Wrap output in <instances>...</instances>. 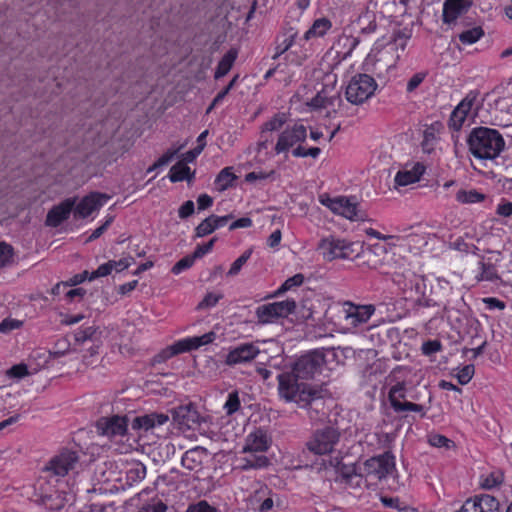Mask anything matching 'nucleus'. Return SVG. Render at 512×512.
I'll use <instances>...</instances> for the list:
<instances>
[{
    "instance_id": "nucleus-62",
    "label": "nucleus",
    "mask_w": 512,
    "mask_h": 512,
    "mask_svg": "<svg viewBox=\"0 0 512 512\" xmlns=\"http://www.w3.org/2000/svg\"><path fill=\"white\" fill-rule=\"evenodd\" d=\"M12 257V248L10 245L1 242L0 243V268L5 266Z\"/></svg>"
},
{
    "instance_id": "nucleus-26",
    "label": "nucleus",
    "mask_w": 512,
    "mask_h": 512,
    "mask_svg": "<svg viewBox=\"0 0 512 512\" xmlns=\"http://www.w3.org/2000/svg\"><path fill=\"white\" fill-rule=\"evenodd\" d=\"M341 103L342 99L337 93L329 96L327 95V91L323 89L322 91H319L316 94V96L311 99L308 105L314 109L332 107L333 110L336 111L335 106H340Z\"/></svg>"
},
{
    "instance_id": "nucleus-48",
    "label": "nucleus",
    "mask_w": 512,
    "mask_h": 512,
    "mask_svg": "<svg viewBox=\"0 0 512 512\" xmlns=\"http://www.w3.org/2000/svg\"><path fill=\"white\" fill-rule=\"evenodd\" d=\"M474 373H475L474 365L468 364V365H465L464 367H462L458 371L456 378L461 385H466L470 382Z\"/></svg>"
},
{
    "instance_id": "nucleus-21",
    "label": "nucleus",
    "mask_w": 512,
    "mask_h": 512,
    "mask_svg": "<svg viewBox=\"0 0 512 512\" xmlns=\"http://www.w3.org/2000/svg\"><path fill=\"white\" fill-rule=\"evenodd\" d=\"M169 416L164 413H150L137 416L133 419L131 427L134 430L149 431L155 427H159L167 423Z\"/></svg>"
},
{
    "instance_id": "nucleus-5",
    "label": "nucleus",
    "mask_w": 512,
    "mask_h": 512,
    "mask_svg": "<svg viewBox=\"0 0 512 512\" xmlns=\"http://www.w3.org/2000/svg\"><path fill=\"white\" fill-rule=\"evenodd\" d=\"M319 201L333 213L345 217L351 221H363L365 214L358 209L355 197L338 196L331 198L327 194L320 195Z\"/></svg>"
},
{
    "instance_id": "nucleus-15",
    "label": "nucleus",
    "mask_w": 512,
    "mask_h": 512,
    "mask_svg": "<svg viewBox=\"0 0 512 512\" xmlns=\"http://www.w3.org/2000/svg\"><path fill=\"white\" fill-rule=\"evenodd\" d=\"M110 196L104 193L92 192L82 198L74 209V216L77 218H86L94 211L100 209L108 200Z\"/></svg>"
},
{
    "instance_id": "nucleus-23",
    "label": "nucleus",
    "mask_w": 512,
    "mask_h": 512,
    "mask_svg": "<svg viewBox=\"0 0 512 512\" xmlns=\"http://www.w3.org/2000/svg\"><path fill=\"white\" fill-rule=\"evenodd\" d=\"M206 456L207 450L203 447L196 446L183 454L181 464L190 471H197L201 469Z\"/></svg>"
},
{
    "instance_id": "nucleus-44",
    "label": "nucleus",
    "mask_w": 512,
    "mask_h": 512,
    "mask_svg": "<svg viewBox=\"0 0 512 512\" xmlns=\"http://www.w3.org/2000/svg\"><path fill=\"white\" fill-rule=\"evenodd\" d=\"M251 255L252 249L244 251L243 254L232 263L229 271L227 272V276H236L242 269L243 265L249 260Z\"/></svg>"
},
{
    "instance_id": "nucleus-56",
    "label": "nucleus",
    "mask_w": 512,
    "mask_h": 512,
    "mask_svg": "<svg viewBox=\"0 0 512 512\" xmlns=\"http://www.w3.org/2000/svg\"><path fill=\"white\" fill-rule=\"evenodd\" d=\"M442 349L441 342L438 340H429L422 344V353L424 355H432L439 352Z\"/></svg>"
},
{
    "instance_id": "nucleus-1",
    "label": "nucleus",
    "mask_w": 512,
    "mask_h": 512,
    "mask_svg": "<svg viewBox=\"0 0 512 512\" xmlns=\"http://www.w3.org/2000/svg\"><path fill=\"white\" fill-rule=\"evenodd\" d=\"M324 362V354L315 350L301 356L294 363L291 371L279 373L277 390L280 399L293 402L298 406H305L311 400H319L326 395L327 390L322 386L304 382L320 374Z\"/></svg>"
},
{
    "instance_id": "nucleus-6",
    "label": "nucleus",
    "mask_w": 512,
    "mask_h": 512,
    "mask_svg": "<svg viewBox=\"0 0 512 512\" xmlns=\"http://www.w3.org/2000/svg\"><path fill=\"white\" fill-rule=\"evenodd\" d=\"M377 83L368 74H357L349 81L345 96L348 102L359 105L367 101L375 92Z\"/></svg>"
},
{
    "instance_id": "nucleus-40",
    "label": "nucleus",
    "mask_w": 512,
    "mask_h": 512,
    "mask_svg": "<svg viewBox=\"0 0 512 512\" xmlns=\"http://www.w3.org/2000/svg\"><path fill=\"white\" fill-rule=\"evenodd\" d=\"M484 35V31L481 27H474L472 29L463 31L459 34V40L463 44H473L478 41Z\"/></svg>"
},
{
    "instance_id": "nucleus-8",
    "label": "nucleus",
    "mask_w": 512,
    "mask_h": 512,
    "mask_svg": "<svg viewBox=\"0 0 512 512\" xmlns=\"http://www.w3.org/2000/svg\"><path fill=\"white\" fill-rule=\"evenodd\" d=\"M306 137L307 130L303 124L296 123L292 127L286 128L280 133L274 146L276 155L288 157L289 151L292 152L298 145H301Z\"/></svg>"
},
{
    "instance_id": "nucleus-35",
    "label": "nucleus",
    "mask_w": 512,
    "mask_h": 512,
    "mask_svg": "<svg viewBox=\"0 0 512 512\" xmlns=\"http://www.w3.org/2000/svg\"><path fill=\"white\" fill-rule=\"evenodd\" d=\"M256 316L258 323L268 324L278 320L275 309L271 303L263 304L256 309Z\"/></svg>"
},
{
    "instance_id": "nucleus-2",
    "label": "nucleus",
    "mask_w": 512,
    "mask_h": 512,
    "mask_svg": "<svg viewBox=\"0 0 512 512\" xmlns=\"http://www.w3.org/2000/svg\"><path fill=\"white\" fill-rule=\"evenodd\" d=\"M467 143L471 153L481 160H494L505 148L500 132L483 126L471 130Z\"/></svg>"
},
{
    "instance_id": "nucleus-30",
    "label": "nucleus",
    "mask_w": 512,
    "mask_h": 512,
    "mask_svg": "<svg viewBox=\"0 0 512 512\" xmlns=\"http://www.w3.org/2000/svg\"><path fill=\"white\" fill-rule=\"evenodd\" d=\"M238 56V50L236 48H231L219 61L214 77L215 79H220L224 77L232 68L235 60Z\"/></svg>"
},
{
    "instance_id": "nucleus-34",
    "label": "nucleus",
    "mask_w": 512,
    "mask_h": 512,
    "mask_svg": "<svg viewBox=\"0 0 512 512\" xmlns=\"http://www.w3.org/2000/svg\"><path fill=\"white\" fill-rule=\"evenodd\" d=\"M183 352H187V347L184 346L182 340H179L175 342L173 345L163 349L159 354H157L155 356V361L161 363Z\"/></svg>"
},
{
    "instance_id": "nucleus-18",
    "label": "nucleus",
    "mask_w": 512,
    "mask_h": 512,
    "mask_svg": "<svg viewBox=\"0 0 512 512\" xmlns=\"http://www.w3.org/2000/svg\"><path fill=\"white\" fill-rule=\"evenodd\" d=\"M477 94L474 92L468 93L465 98L456 106L452 111L449 126L454 130H459L465 122L467 116L472 110Z\"/></svg>"
},
{
    "instance_id": "nucleus-64",
    "label": "nucleus",
    "mask_w": 512,
    "mask_h": 512,
    "mask_svg": "<svg viewBox=\"0 0 512 512\" xmlns=\"http://www.w3.org/2000/svg\"><path fill=\"white\" fill-rule=\"evenodd\" d=\"M167 506L162 501L144 505L137 512H166Z\"/></svg>"
},
{
    "instance_id": "nucleus-41",
    "label": "nucleus",
    "mask_w": 512,
    "mask_h": 512,
    "mask_svg": "<svg viewBox=\"0 0 512 512\" xmlns=\"http://www.w3.org/2000/svg\"><path fill=\"white\" fill-rule=\"evenodd\" d=\"M479 265L481 272L478 276H476L478 281H493L498 278L496 269L493 264L481 261L479 262Z\"/></svg>"
},
{
    "instance_id": "nucleus-12",
    "label": "nucleus",
    "mask_w": 512,
    "mask_h": 512,
    "mask_svg": "<svg viewBox=\"0 0 512 512\" xmlns=\"http://www.w3.org/2000/svg\"><path fill=\"white\" fill-rule=\"evenodd\" d=\"M260 353V349L253 343H242L229 350L225 357V364L235 366L253 361Z\"/></svg>"
},
{
    "instance_id": "nucleus-29",
    "label": "nucleus",
    "mask_w": 512,
    "mask_h": 512,
    "mask_svg": "<svg viewBox=\"0 0 512 512\" xmlns=\"http://www.w3.org/2000/svg\"><path fill=\"white\" fill-rule=\"evenodd\" d=\"M187 162H176L170 168L169 171V179L171 182H180L186 180L190 183L194 179L195 172L191 171L190 167H188Z\"/></svg>"
},
{
    "instance_id": "nucleus-7",
    "label": "nucleus",
    "mask_w": 512,
    "mask_h": 512,
    "mask_svg": "<svg viewBox=\"0 0 512 512\" xmlns=\"http://www.w3.org/2000/svg\"><path fill=\"white\" fill-rule=\"evenodd\" d=\"M339 431L331 426L316 430L306 442V448L316 454L325 455L332 453L335 445L339 442Z\"/></svg>"
},
{
    "instance_id": "nucleus-50",
    "label": "nucleus",
    "mask_w": 512,
    "mask_h": 512,
    "mask_svg": "<svg viewBox=\"0 0 512 512\" xmlns=\"http://www.w3.org/2000/svg\"><path fill=\"white\" fill-rule=\"evenodd\" d=\"M342 457L340 456H332L328 460H322L319 471L324 470L328 471L330 469L334 470L335 473L339 470V466L342 464Z\"/></svg>"
},
{
    "instance_id": "nucleus-47",
    "label": "nucleus",
    "mask_w": 512,
    "mask_h": 512,
    "mask_svg": "<svg viewBox=\"0 0 512 512\" xmlns=\"http://www.w3.org/2000/svg\"><path fill=\"white\" fill-rule=\"evenodd\" d=\"M196 258L193 254L187 255L180 259L171 269V272L175 275L180 274L181 272L191 268L195 262Z\"/></svg>"
},
{
    "instance_id": "nucleus-37",
    "label": "nucleus",
    "mask_w": 512,
    "mask_h": 512,
    "mask_svg": "<svg viewBox=\"0 0 512 512\" xmlns=\"http://www.w3.org/2000/svg\"><path fill=\"white\" fill-rule=\"evenodd\" d=\"M275 309L276 315L279 318H285L295 311L296 302L293 299H286L284 301L271 303Z\"/></svg>"
},
{
    "instance_id": "nucleus-55",
    "label": "nucleus",
    "mask_w": 512,
    "mask_h": 512,
    "mask_svg": "<svg viewBox=\"0 0 512 512\" xmlns=\"http://www.w3.org/2000/svg\"><path fill=\"white\" fill-rule=\"evenodd\" d=\"M222 294L216 293H208L204 299L198 304V309H206L214 307L220 299H222Z\"/></svg>"
},
{
    "instance_id": "nucleus-36",
    "label": "nucleus",
    "mask_w": 512,
    "mask_h": 512,
    "mask_svg": "<svg viewBox=\"0 0 512 512\" xmlns=\"http://www.w3.org/2000/svg\"><path fill=\"white\" fill-rule=\"evenodd\" d=\"M336 474L341 478L342 482L350 484L354 477H360V469L358 470L355 464H345L342 462Z\"/></svg>"
},
{
    "instance_id": "nucleus-4",
    "label": "nucleus",
    "mask_w": 512,
    "mask_h": 512,
    "mask_svg": "<svg viewBox=\"0 0 512 512\" xmlns=\"http://www.w3.org/2000/svg\"><path fill=\"white\" fill-rule=\"evenodd\" d=\"M396 470L395 457L390 452L367 459L360 468V477L381 481Z\"/></svg>"
},
{
    "instance_id": "nucleus-59",
    "label": "nucleus",
    "mask_w": 512,
    "mask_h": 512,
    "mask_svg": "<svg viewBox=\"0 0 512 512\" xmlns=\"http://www.w3.org/2000/svg\"><path fill=\"white\" fill-rule=\"evenodd\" d=\"M112 271L113 270L111 267V263H110V261H108V262L100 265L95 271H93L89 276V280L92 281L99 277H105V276L109 275Z\"/></svg>"
},
{
    "instance_id": "nucleus-10",
    "label": "nucleus",
    "mask_w": 512,
    "mask_h": 512,
    "mask_svg": "<svg viewBox=\"0 0 512 512\" xmlns=\"http://www.w3.org/2000/svg\"><path fill=\"white\" fill-rule=\"evenodd\" d=\"M78 461L79 455L76 451L64 449L48 461L45 471L54 476L64 477L75 469Z\"/></svg>"
},
{
    "instance_id": "nucleus-39",
    "label": "nucleus",
    "mask_w": 512,
    "mask_h": 512,
    "mask_svg": "<svg viewBox=\"0 0 512 512\" xmlns=\"http://www.w3.org/2000/svg\"><path fill=\"white\" fill-rule=\"evenodd\" d=\"M146 476V466L140 462L135 463L127 471V480L130 483L140 482Z\"/></svg>"
},
{
    "instance_id": "nucleus-28",
    "label": "nucleus",
    "mask_w": 512,
    "mask_h": 512,
    "mask_svg": "<svg viewBox=\"0 0 512 512\" xmlns=\"http://www.w3.org/2000/svg\"><path fill=\"white\" fill-rule=\"evenodd\" d=\"M332 28V22L326 18L316 19L312 26L304 33V40L308 41L313 38H320L326 35V33Z\"/></svg>"
},
{
    "instance_id": "nucleus-9",
    "label": "nucleus",
    "mask_w": 512,
    "mask_h": 512,
    "mask_svg": "<svg viewBox=\"0 0 512 512\" xmlns=\"http://www.w3.org/2000/svg\"><path fill=\"white\" fill-rule=\"evenodd\" d=\"M406 388L404 383H397L389 390L388 399L391 407L396 413L416 412L424 417L426 414L425 407L406 400Z\"/></svg>"
},
{
    "instance_id": "nucleus-38",
    "label": "nucleus",
    "mask_w": 512,
    "mask_h": 512,
    "mask_svg": "<svg viewBox=\"0 0 512 512\" xmlns=\"http://www.w3.org/2000/svg\"><path fill=\"white\" fill-rule=\"evenodd\" d=\"M456 199L458 202L463 204H473L483 201L485 199V195L476 190H459L456 194Z\"/></svg>"
},
{
    "instance_id": "nucleus-51",
    "label": "nucleus",
    "mask_w": 512,
    "mask_h": 512,
    "mask_svg": "<svg viewBox=\"0 0 512 512\" xmlns=\"http://www.w3.org/2000/svg\"><path fill=\"white\" fill-rule=\"evenodd\" d=\"M381 502L385 507L396 509L398 511H404L407 509V505L400 501L398 497L382 496Z\"/></svg>"
},
{
    "instance_id": "nucleus-22",
    "label": "nucleus",
    "mask_w": 512,
    "mask_h": 512,
    "mask_svg": "<svg viewBox=\"0 0 512 512\" xmlns=\"http://www.w3.org/2000/svg\"><path fill=\"white\" fill-rule=\"evenodd\" d=\"M471 6L468 0H445L443 4V22L454 24Z\"/></svg>"
},
{
    "instance_id": "nucleus-57",
    "label": "nucleus",
    "mask_w": 512,
    "mask_h": 512,
    "mask_svg": "<svg viewBox=\"0 0 512 512\" xmlns=\"http://www.w3.org/2000/svg\"><path fill=\"white\" fill-rule=\"evenodd\" d=\"M273 174H274L273 170H271L269 172H263V171L255 170V171H252V172L247 173L245 175V181L249 182V183H254V182L259 181V180L267 179L270 176H272Z\"/></svg>"
},
{
    "instance_id": "nucleus-61",
    "label": "nucleus",
    "mask_w": 512,
    "mask_h": 512,
    "mask_svg": "<svg viewBox=\"0 0 512 512\" xmlns=\"http://www.w3.org/2000/svg\"><path fill=\"white\" fill-rule=\"evenodd\" d=\"M442 128L441 124L436 122L431 126L427 127L424 130L423 139L430 140L431 142H435L437 140V136L439 134L440 129Z\"/></svg>"
},
{
    "instance_id": "nucleus-60",
    "label": "nucleus",
    "mask_w": 512,
    "mask_h": 512,
    "mask_svg": "<svg viewBox=\"0 0 512 512\" xmlns=\"http://www.w3.org/2000/svg\"><path fill=\"white\" fill-rule=\"evenodd\" d=\"M429 444L434 447H449L451 440L441 434H431L429 436Z\"/></svg>"
},
{
    "instance_id": "nucleus-32",
    "label": "nucleus",
    "mask_w": 512,
    "mask_h": 512,
    "mask_svg": "<svg viewBox=\"0 0 512 512\" xmlns=\"http://www.w3.org/2000/svg\"><path fill=\"white\" fill-rule=\"evenodd\" d=\"M324 397L325 395L319 400H311L307 405L299 407L307 409L308 416L312 421L321 420L326 415L324 411Z\"/></svg>"
},
{
    "instance_id": "nucleus-3",
    "label": "nucleus",
    "mask_w": 512,
    "mask_h": 512,
    "mask_svg": "<svg viewBox=\"0 0 512 512\" xmlns=\"http://www.w3.org/2000/svg\"><path fill=\"white\" fill-rule=\"evenodd\" d=\"M358 247V243L330 235L319 241L317 250L321 252L325 260L333 261L335 259H351L358 256Z\"/></svg>"
},
{
    "instance_id": "nucleus-53",
    "label": "nucleus",
    "mask_w": 512,
    "mask_h": 512,
    "mask_svg": "<svg viewBox=\"0 0 512 512\" xmlns=\"http://www.w3.org/2000/svg\"><path fill=\"white\" fill-rule=\"evenodd\" d=\"M296 36L297 33L293 32L288 37H286L281 43L277 44L276 52L273 58H278L280 55L286 52L293 45Z\"/></svg>"
},
{
    "instance_id": "nucleus-17",
    "label": "nucleus",
    "mask_w": 512,
    "mask_h": 512,
    "mask_svg": "<svg viewBox=\"0 0 512 512\" xmlns=\"http://www.w3.org/2000/svg\"><path fill=\"white\" fill-rule=\"evenodd\" d=\"M76 198H67L60 204L53 206L46 216V225L58 227L63 221L67 220L74 209Z\"/></svg>"
},
{
    "instance_id": "nucleus-24",
    "label": "nucleus",
    "mask_w": 512,
    "mask_h": 512,
    "mask_svg": "<svg viewBox=\"0 0 512 512\" xmlns=\"http://www.w3.org/2000/svg\"><path fill=\"white\" fill-rule=\"evenodd\" d=\"M424 171L425 167L420 162H416L415 165L409 170H399L394 179L395 187H404L419 181Z\"/></svg>"
},
{
    "instance_id": "nucleus-19",
    "label": "nucleus",
    "mask_w": 512,
    "mask_h": 512,
    "mask_svg": "<svg viewBox=\"0 0 512 512\" xmlns=\"http://www.w3.org/2000/svg\"><path fill=\"white\" fill-rule=\"evenodd\" d=\"M271 445V439L265 431L257 429L248 434L243 446V453H263L266 452Z\"/></svg>"
},
{
    "instance_id": "nucleus-46",
    "label": "nucleus",
    "mask_w": 512,
    "mask_h": 512,
    "mask_svg": "<svg viewBox=\"0 0 512 512\" xmlns=\"http://www.w3.org/2000/svg\"><path fill=\"white\" fill-rule=\"evenodd\" d=\"M186 146V143H174L172 144L158 160H181V150Z\"/></svg>"
},
{
    "instance_id": "nucleus-16",
    "label": "nucleus",
    "mask_w": 512,
    "mask_h": 512,
    "mask_svg": "<svg viewBox=\"0 0 512 512\" xmlns=\"http://www.w3.org/2000/svg\"><path fill=\"white\" fill-rule=\"evenodd\" d=\"M344 312L347 324L352 327H357L368 322L375 312V307L373 305H354L352 303H346Z\"/></svg>"
},
{
    "instance_id": "nucleus-42",
    "label": "nucleus",
    "mask_w": 512,
    "mask_h": 512,
    "mask_svg": "<svg viewBox=\"0 0 512 512\" xmlns=\"http://www.w3.org/2000/svg\"><path fill=\"white\" fill-rule=\"evenodd\" d=\"M304 282V275L301 273L295 274L294 276L285 280V282L278 288L276 295L283 294L295 287H299Z\"/></svg>"
},
{
    "instance_id": "nucleus-11",
    "label": "nucleus",
    "mask_w": 512,
    "mask_h": 512,
    "mask_svg": "<svg viewBox=\"0 0 512 512\" xmlns=\"http://www.w3.org/2000/svg\"><path fill=\"white\" fill-rule=\"evenodd\" d=\"M173 421L182 430L195 429L200 424V414L192 403L171 409Z\"/></svg>"
},
{
    "instance_id": "nucleus-14",
    "label": "nucleus",
    "mask_w": 512,
    "mask_h": 512,
    "mask_svg": "<svg viewBox=\"0 0 512 512\" xmlns=\"http://www.w3.org/2000/svg\"><path fill=\"white\" fill-rule=\"evenodd\" d=\"M499 500L489 494L477 495L467 499L458 512H498Z\"/></svg>"
},
{
    "instance_id": "nucleus-27",
    "label": "nucleus",
    "mask_w": 512,
    "mask_h": 512,
    "mask_svg": "<svg viewBox=\"0 0 512 512\" xmlns=\"http://www.w3.org/2000/svg\"><path fill=\"white\" fill-rule=\"evenodd\" d=\"M36 502L50 511H59L65 505V498L62 493L53 490L51 493L41 494L39 498L36 499Z\"/></svg>"
},
{
    "instance_id": "nucleus-25",
    "label": "nucleus",
    "mask_w": 512,
    "mask_h": 512,
    "mask_svg": "<svg viewBox=\"0 0 512 512\" xmlns=\"http://www.w3.org/2000/svg\"><path fill=\"white\" fill-rule=\"evenodd\" d=\"M100 337L101 332L96 326L81 327L73 333L74 343L77 346L99 342Z\"/></svg>"
},
{
    "instance_id": "nucleus-20",
    "label": "nucleus",
    "mask_w": 512,
    "mask_h": 512,
    "mask_svg": "<svg viewBox=\"0 0 512 512\" xmlns=\"http://www.w3.org/2000/svg\"><path fill=\"white\" fill-rule=\"evenodd\" d=\"M287 115L285 113H277L270 120L265 122L261 128V140L257 143V152L266 149L268 144H271L272 139L268 137L267 133L280 130L287 122Z\"/></svg>"
},
{
    "instance_id": "nucleus-31",
    "label": "nucleus",
    "mask_w": 512,
    "mask_h": 512,
    "mask_svg": "<svg viewBox=\"0 0 512 512\" xmlns=\"http://www.w3.org/2000/svg\"><path fill=\"white\" fill-rule=\"evenodd\" d=\"M216 338V334L214 332H208L203 334L202 336H196L191 338L182 339L184 346L187 347V352L197 349L203 345H207L212 343Z\"/></svg>"
},
{
    "instance_id": "nucleus-43",
    "label": "nucleus",
    "mask_w": 512,
    "mask_h": 512,
    "mask_svg": "<svg viewBox=\"0 0 512 512\" xmlns=\"http://www.w3.org/2000/svg\"><path fill=\"white\" fill-rule=\"evenodd\" d=\"M504 478L502 473L500 472H492L487 476L483 477L480 484L481 487L487 490H491L493 488L498 487L502 484Z\"/></svg>"
},
{
    "instance_id": "nucleus-49",
    "label": "nucleus",
    "mask_w": 512,
    "mask_h": 512,
    "mask_svg": "<svg viewBox=\"0 0 512 512\" xmlns=\"http://www.w3.org/2000/svg\"><path fill=\"white\" fill-rule=\"evenodd\" d=\"M320 153V149L318 147L312 148H304L302 145H298L295 149L292 150V156L295 158L299 157H312L316 158Z\"/></svg>"
},
{
    "instance_id": "nucleus-45",
    "label": "nucleus",
    "mask_w": 512,
    "mask_h": 512,
    "mask_svg": "<svg viewBox=\"0 0 512 512\" xmlns=\"http://www.w3.org/2000/svg\"><path fill=\"white\" fill-rule=\"evenodd\" d=\"M240 408V398L237 391L228 394V398L224 404V410L227 415H232Z\"/></svg>"
},
{
    "instance_id": "nucleus-58",
    "label": "nucleus",
    "mask_w": 512,
    "mask_h": 512,
    "mask_svg": "<svg viewBox=\"0 0 512 512\" xmlns=\"http://www.w3.org/2000/svg\"><path fill=\"white\" fill-rule=\"evenodd\" d=\"M250 457L254 469H262L270 465V460L265 455H256V453H250Z\"/></svg>"
},
{
    "instance_id": "nucleus-52",
    "label": "nucleus",
    "mask_w": 512,
    "mask_h": 512,
    "mask_svg": "<svg viewBox=\"0 0 512 512\" xmlns=\"http://www.w3.org/2000/svg\"><path fill=\"white\" fill-rule=\"evenodd\" d=\"M211 221L212 219H210V217H207L196 227V237H204L215 231Z\"/></svg>"
},
{
    "instance_id": "nucleus-63",
    "label": "nucleus",
    "mask_w": 512,
    "mask_h": 512,
    "mask_svg": "<svg viewBox=\"0 0 512 512\" xmlns=\"http://www.w3.org/2000/svg\"><path fill=\"white\" fill-rule=\"evenodd\" d=\"M21 325V321L7 318L0 323V332L9 333L12 330L18 329Z\"/></svg>"
},
{
    "instance_id": "nucleus-54",
    "label": "nucleus",
    "mask_w": 512,
    "mask_h": 512,
    "mask_svg": "<svg viewBox=\"0 0 512 512\" xmlns=\"http://www.w3.org/2000/svg\"><path fill=\"white\" fill-rule=\"evenodd\" d=\"M186 512H217V509L211 506L207 501L201 500L197 503L190 504Z\"/></svg>"
},
{
    "instance_id": "nucleus-13",
    "label": "nucleus",
    "mask_w": 512,
    "mask_h": 512,
    "mask_svg": "<svg viewBox=\"0 0 512 512\" xmlns=\"http://www.w3.org/2000/svg\"><path fill=\"white\" fill-rule=\"evenodd\" d=\"M126 416L101 417L96 422L97 433L107 437L123 436L127 432Z\"/></svg>"
},
{
    "instance_id": "nucleus-33",
    "label": "nucleus",
    "mask_w": 512,
    "mask_h": 512,
    "mask_svg": "<svg viewBox=\"0 0 512 512\" xmlns=\"http://www.w3.org/2000/svg\"><path fill=\"white\" fill-rule=\"evenodd\" d=\"M236 178V175L232 171V167L222 169L215 179L217 190L220 192L227 190L233 185V181Z\"/></svg>"
}]
</instances>
